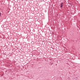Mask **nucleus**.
<instances>
[{"mask_svg":"<svg viewBox=\"0 0 80 80\" xmlns=\"http://www.w3.org/2000/svg\"><path fill=\"white\" fill-rule=\"evenodd\" d=\"M0 17H1V13L0 12Z\"/></svg>","mask_w":80,"mask_h":80,"instance_id":"f03ea898","label":"nucleus"},{"mask_svg":"<svg viewBox=\"0 0 80 80\" xmlns=\"http://www.w3.org/2000/svg\"><path fill=\"white\" fill-rule=\"evenodd\" d=\"M63 3H62L61 4V6H60V7H61V8H62V7H63Z\"/></svg>","mask_w":80,"mask_h":80,"instance_id":"f257e3e1","label":"nucleus"}]
</instances>
